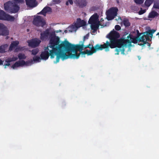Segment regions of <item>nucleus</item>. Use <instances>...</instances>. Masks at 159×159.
Returning <instances> with one entry per match:
<instances>
[{
    "instance_id": "nucleus-4",
    "label": "nucleus",
    "mask_w": 159,
    "mask_h": 159,
    "mask_svg": "<svg viewBox=\"0 0 159 159\" xmlns=\"http://www.w3.org/2000/svg\"><path fill=\"white\" fill-rule=\"evenodd\" d=\"M33 23L37 27H43L46 24L44 20L40 16H37L34 18Z\"/></svg>"
},
{
    "instance_id": "nucleus-47",
    "label": "nucleus",
    "mask_w": 159,
    "mask_h": 159,
    "mask_svg": "<svg viewBox=\"0 0 159 159\" xmlns=\"http://www.w3.org/2000/svg\"><path fill=\"white\" fill-rule=\"evenodd\" d=\"M137 36H138V34L139 35V37L140 36V35L141 34H142L139 33V31L138 30H137Z\"/></svg>"
},
{
    "instance_id": "nucleus-22",
    "label": "nucleus",
    "mask_w": 159,
    "mask_h": 159,
    "mask_svg": "<svg viewBox=\"0 0 159 159\" xmlns=\"http://www.w3.org/2000/svg\"><path fill=\"white\" fill-rule=\"evenodd\" d=\"M19 44V42L18 41H15L11 43L10 45L9 48V50L11 51L13 49L16 47Z\"/></svg>"
},
{
    "instance_id": "nucleus-51",
    "label": "nucleus",
    "mask_w": 159,
    "mask_h": 159,
    "mask_svg": "<svg viewBox=\"0 0 159 159\" xmlns=\"http://www.w3.org/2000/svg\"><path fill=\"white\" fill-rule=\"evenodd\" d=\"M27 31H29V29H27Z\"/></svg>"
},
{
    "instance_id": "nucleus-44",
    "label": "nucleus",
    "mask_w": 159,
    "mask_h": 159,
    "mask_svg": "<svg viewBox=\"0 0 159 159\" xmlns=\"http://www.w3.org/2000/svg\"><path fill=\"white\" fill-rule=\"evenodd\" d=\"M96 10V7L95 6H93L90 9V11H95Z\"/></svg>"
},
{
    "instance_id": "nucleus-42",
    "label": "nucleus",
    "mask_w": 159,
    "mask_h": 159,
    "mask_svg": "<svg viewBox=\"0 0 159 159\" xmlns=\"http://www.w3.org/2000/svg\"><path fill=\"white\" fill-rule=\"evenodd\" d=\"M10 65V64L9 63H7L5 64L4 65V68L6 69L7 68V66H9Z\"/></svg>"
},
{
    "instance_id": "nucleus-6",
    "label": "nucleus",
    "mask_w": 159,
    "mask_h": 159,
    "mask_svg": "<svg viewBox=\"0 0 159 159\" xmlns=\"http://www.w3.org/2000/svg\"><path fill=\"white\" fill-rule=\"evenodd\" d=\"M118 11V9L116 7H111L108 10L107 12V15L108 17V20L113 19L117 15Z\"/></svg>"
},
{
    "instance_id": "nucleus-3",
    "label": "nucleus",
    "mask_w": 159,
    "mask_h": 159,
    "mask_svg": "<svg viewBox=\"0 0 159 159\" xmlns=\"http://www.w3.org/2000/svg\"><path fill=\"white\" fill-rule=\"evenodd\" d=\"M96 45L94 47H93V45L89 44V45L84 46V49H85L86 48H89L91 50L86 49L85 51L81 52L80 53L81 54V57H85V55L87 54L88 56L91 55L93 53H95L97 51H98L99 49L96 48Z\"/></svg>"
},
{
    "instance_id": "nucleus-35",
    "label": "nucleus",
    "mask_w": 159,
    "mask_h": 159,
    "mask_svg": "<svg viewBox=\"0 0 159 159\" xmlns=\"http://www.w3.org/2000/svg\"><path fill=\"white\" fill-rule=\"evenodd\" d=\"M116 47H117L118 48H116L115 49V51L117 52L115 53V54L118 55L119 54L120 52V48L121 47L116 46Z\"/></svg>"
},
{
    "instance_id": "nucleus-30",
    "label": "nucleus",
    "mask_w": 159,
    "mask_h": 159,
    "mask_svg": "<svg viewBox=\"0 0 159 159\" xmlns=\"http://www.w3.org/2000/svg\"><path fill=\"white\" fill-rule=\"evenodd\" d=\"M123 24L126 27H128L130 25V24L128 20H124L123 21Z\"/></svg>"
},
{
    "instance_id": "nucleus-13",
    "label": "nucleus",
    "mask_w": 159,
    "mask_h": 159,
    "mask_svg": "<svg viewBox=\"0 0 159 159\" xmlns=\"http://www.w3.org/2000/svg\"><path fill=\"white\" fill-rule=\"evenodd\" d=\"M120 36L119 33L113 30L107 35V37L108 38L117 39Z\"/></svg>"
},
{
    "instance_id": "nucleus-18",
    "label": "nucleus",
    "mask_w": 159,
    "mask_h": 159,
    "mask_svg": "<svg viewBox=\"0 0 159 159\" xmlns=\"http://www.w3.org/2000/svg\"><path fill=\"white\" fill-rule=\"evenodd\" d=\"M86 24V22L84 20H81L80 18H79L77 19L76 22L75 23V27L78 28L85 26Z\"/></svg>"
},
{
    "instance_id": "nucleus-45",
    "label": "nucleus",
    "mask_w": 159,
    "mask_h": 159,
    "mask_svg": "<svg viewBox=\"0 0 159 159\" xmlns=\"http://www.w3.org/2000/svg\"><path fill=\"white\" fill-rule=\"evenodd\" d=\"M68 1L70 4L72 5L73 4V2L72 0H68Z\"/></svg>"
},
{
    "instance_id": "nucleus-50",
    "label": "nucleus",
    "mask_w": 159,
    "mask_h": 159,
    "mask_svg": "<svg viewBox=\"0 0 159 159\" xmlns=\"http://www.w3.org/2000/svg\"><path fill=\"white\" fill-rule=\"evenodd\" d=\"M67 30H65V32H66H66H67Z\"/></svg>"
},
{
    "instance_id": "nucleus-39",
    "label": "nucleus",
    "mask_w": 159,
    "mask_h": 159,
    "mask_svg": "<svg viewBox=\"0 0 159 159\" xmlns=\"http://www.w3.org/2000/svg\"><path fill=\"white\" fill-rule=\"evenodd\" d=\"M5 61L6 62L9 63H10V62H12L11 59V57H8V58H7V59H6L5 60Z\"/></svg>"
},
{
    "instance_id": "nucleus-55",
    "label": "nucleus",
    "mask_w": 159,
    "mask_h": 159,
    "mask_svg": "<svg viewBox=\"0 0 159 159\" xmlns=\"http://www.w3.org/2000/svg\"><path fill=\"white\" fill-rule=\"evenodd\" d=\"M140 57H139V59H140Z\"/></svg>"
},
{
    "instance_id": "nucleus-5",
    "label": "nucleus",
    "mask_w": 159,
    "mask_h": 159,
    "mask_svg": "<svg viewBox=\"0 0 159 159\" xmlns=\"http://www.w3.org/2000/svg\"><path fill=\"white\" fill-rule=\"evenodd\" d=\"M0 20L13 21L15 18L14 16L7 14L2 10H0Z\"/></svg>"
},
{
    "instance_id": "nucleus-7",
    "label": "nucleus",
    "mask_w": 159,
    "mask_h": 159,
    "mask_svg": "<svg viewBox=\"0 0 159 159\" xmlns=\"http://www.w3.org/2000/svg\"><path fill=\"white\" fill-rule=\"evenodd\" d=\"M53 33H55V32H50V30L48 29H47L45 31L40 34V38L42 41L45 40L48 38L50 39L52 37L51 34Z\"/></svg>"
},
{
    "instance_id": "nucleus-28",
    "label": "nucleus",
    "mask_w": 159,
    "mask_h": 159,
    "mask_svg": "<svg viewBox=\"0 0 159 159\" xmlns=\"http://www.w3.org/2000/svg\"><path fill=\"white\" fill-rule=\"evenodd\" d=\"M7 47L6 45H2L0 46V52L3 53L5 52V48Z\"/></svg>"
},
{
    "instance_id": "nucleus-1",
    "label": "nucleus",
    "mask_w": 159,
    "mask_h": 159,
    "mask_svg": "<svg viewBox=\"0 0 159 159\" xmlns=\"http://www.w3.org/2000/svg\"><path fill=\"white\" fill-rule=\"evenodd\" d=\"M51 36L49 40V46L48 47L51 49L50 50L51 58H53L55 56H56L55 63H57L59 62L60 58L64 60L66 59L68 57L66 52L68 41L65 40L60 44V38L56 35L55 33H53Z\"/></svg>"
},
{
    "instance_id": "nucleus-8",
    "label": "nucleus",
    "mask_w": 159,
    "mask_h": 159,
    "mask_svg": "<svg viewBox=\"0 0 159 159\" xmlns=\"http://www.w3.org/2000/svg\"><path fill=\"white\" fill-rule=\"evenodd\" d=\"M111 43L108 41L106 42V43L103 44L99 45L97 44L96 48L99 49V50H102L103 49H105V51L106 52L108 51L109 50V47L111 48Z\"/></svg>"
},
{
    "instance_id": "nucleus-40",
    "label": "nucleus",
    "mask_w": 159,
    "mask_h": 159,
    "mask_svg": "<svg viewBox=\"0 0 159 159\" xmlns=\"http://www.w3.org/2000/svg\"><path fill=\"white\" fill-rule=\"evenodd\" d=\"M17 59L18 58L17 57H14V56H13V57H11L12 62L15 61H16L17 60Z\"/></svg>"
},
{
    "instance_id": "nucleus-12",
    "label": "nucleus",
    "mask_w": 159,
    "mask_h": 159,
    "mask_svg": "<svg viewBox=\"0 0 159 159\" xmlns=\"http://www.w3.org/2000/svg\"><path fill=\"white\" fill-rule=\"evenodd\" d=\"M9 34V31L6 26L3 24L0 23V35L7 36Z\"/></svg>"
},
{
    "instance_id": "nucleus-34",
    "label": "nucleus",
    "mask_w": 159,
    "mask_h": 159,
    "mask_svg": "<svg viewBox=\"0 0 159 159\" xmlns=\"http://www.w3.org/2000/svg\"><path fill=\"white\" fill-rule=\"evenodd\" d=\"M33 61L39 62L40 61V58L39 56H35L33 57Z\"/></svg>"
},
{
    "instance_id": "nucleus-20",
    "label": "nucleus",
    "mask_w": 159,
    "mask_h": 159,
    "mask_svg": "<svg viewBox=\"0 0 159 159\" xmlns=\"http://www.w3.org/2000/svg\"><path fill=\"white\" fill-rule=\"evenodd\" d=\"M52 9L51 7L47 6L44 7L43 9L39 12V14H42L44 16H45L46 13L48 12H51Z\"/></svg>"
},
{
    "instance_id": "nucleus-2",
    "label": "nucleus",
    "mask_w": 159,
    "mask_h": 159,
    "mask_svg": "<svg viewBox=\"0 0 159 159\" xmlns=\"http://www.w3.org/2000/svg\"><path fill=\"white\" fill-rule=\"evenodd\" d=\"M80 44L75 45L71 44L67 41L66 50V54L67 53L68 54V55L66 54V56L68 57L67 59L69 58L78 59L80 55L81 56V54L80 53L83 52L82 50L84 49V42L80 41Z\"/></svg>"
},
{
    "instance_id": "nucleus-23",
    "label": "nucleus",
    "mask_w": 159,
    "mask_h": 159,
    "mask_svg": "<svg viewBox=\"0 0 159 159\" xmlns=\"http://www.w3.org/2000/svg\"><path fill=\"white\" fill-rule=\"evenodd\" d=\"M91 24V29L94 31H96L99 28V22L98 21L94 24Z\"/></svg>"
},
{
    "instance_id": "nucleus-43",
    "label": "nucleus",
    "mask_w": 159,
    "mask_h": 159,
    "mask_svg": "<svg viewBox=\"0 0 159 159\" xmlns=\"http://www.w3.org/2000/svg\"><path fill=\"white\" fill-rule=\"evenodd\" d=\"M125 50V49L124 48H121V47L120 48V52L122 54H124Z\"/></svg>"
},
{
    "instance_id": "nucleus-31",
    "label": "nucleus",
    "mask_w": 159,
    "mask_h": 159,
    "mask_svg": "<svg viewBox=\"0 0 159 159\" xmlns=\"http://www.w3.org/2000/svg\"><path fill=\"white\" fill-rule=\"evenodd\" d=\"M148 41L149 40H146L145 38H144V41H142V42L143 43V44H140L139 45H144L145 44H147L149 47H150V44L148 42H147V41Z\"/></svg>"
},
{
    "instance_id": "nucleus-37",
    "label": "nucleus",
    "mask_w": 159,
    "mask_h": 159,
    "mask_svg": "<svg viewBox=\"0 0 159 159\" xmlns=\"http://www.w3.org/2000/svg\"><path fill=\"white\" fill-rule=\"evenodd\" d=\"M146 12L145 10H142V8H141V10L139 11V15H142L145 13Z\"/></svg>"
},
{
    "instance_id": "nucleus-9",
    "label": "nucleus",
    "mask_w": 159,
    "mask_h": 159,
    "mask_svg": "<svg viewBox=\"0 0 159 159\" xmlns=\"http://www.w3.org/2000/svg\"><path fill=\"white\" fill-rule=\"evenodd\" d=\"M127 38L128 39H129L130 41L131 42V43H137L138 41L140 42L144 41V36H143V35L141 37H139V35L138 34V35L137 36L136 38H133L130 35V34H129V35L127 36Z\"/></svg>"
},
{
    "instance_id": "nucleus-41",
    "label": "nucleus",
    "mask_w": 159,
    "mask_h": 159,
    "mask_svg": "<svg viewBox=\"0 0 159 159\" xmlns=\"http://www.w3.org/2000/svg\"><path fill=\"white\" fill-rule=\"evenodd\" d=\"M89 35L88 34H87L84 37L83 41H84H84L86 39H88Z\"/></svg>"
},
{
    "instance_id": "nucleus-11",
    "label": "nucleus",
    "mask_w": 159,
    "mask_h": 159,
    "mask_svg": "<svg viewBox=\"0 0 159 159\" xmlns=\"http://www.w3.org/2000/svg\"><path fill=\"white\" fill-rule=\"evenodd\" d=\"M41 41L37 38L32 39L30 41L28 42V45L32 48H35L39 45Z\"/></svg>"
},
{
    "instance_id": "nucleus-19",
    "label": "nucleus",
    "mask_w": 159,
    "mask_h": 159,
    "mask_svg": "<svg viewBox=\"0 0 159 159\" xmlns=\"http://www.w3.org/2000/svg\"><path fill=\"white\" fill-rule=\"evenodd\" d=\"M27 6L29 7H34L37 5L36 0H25Z\"/></svg>"
},
{
    "instance_id": "nucleus-24",
    "label": "nucleus",
    "mask_w": 159,
    "mask_h": 159,
    "mask_svg": "<svg viewBox=\"0 0 159 159\" xmlns=\"http://www.w3.org/2000/svg\"><path fill=\"white\" fill-rule=\"evenodd\" d=\"M22 60L16 61L11 67L13 69H15L16 67L23 66L22 64Z\"/></svg>"
},
{
    "instance_id": "nucleus-16",
    "label": "nucleus",
    "mask_w": 159,
    "mask_h": 159,
    "mask_svg": "<svg viewBox=\"0 0 159 159\" xmlns=\"http://www.w3.org/2000/svg\"><path fill=\"white\" fill-rule=\"evenodd\" d=\"M98 16L97 13H95L93 15L89 18L88 21L89 23L93 24L99 21L98 20Z\"/></svg>"
},
{
    "instance_id": "nucleus-14",
    "label": "nucleus",
    "mask_w": 159,
    "mask_h": 159,
    "mask_svg": "<svg viewBox=\"0 0 159 159\" xmlns=\"http://www.w3.org/2000/svg\"><path fill=\"white\" fill-rule=\"evenodd\" d=\"M155 31L156 30L153 29L150 30L143 33V35L144 36V38H145L146 40H150V36L152 38L153 36V34Z\"/></svg>"
},
{
    "instance_id": "nucleus-17",
    "label": "nucleus",
    "mask_w": 159,
    "mask_h": 159,
    "mask_svg": "<svg viewBox=\"0 0 159 159\" xmlns=\"http://www.w3.org/2000/svg\"><path fill=\"white\" fill-rule=\"evenodd\" d=\"M131 42L130 41L129 39L120 40L119 47L125 46L126 47L127 46L131 44Z\"/></svg>"
},
{
    "instance_id": "nucleus-29",
    "label": "nucleus",
    "mask_w": 159,
    "mask_h": 159,
    "mask_svg": "<svg viewBox=\"0 0 159 159\" xmlns=\"http://www.w3.org/2000/svg\"><path fill=\"white\" fill-rule=\"evenodd\" d=\"M18 56L20 60L25 59L26 57L24 54L22 53H19Z\"/></svg>"
},
{
    "instance_id": "nucleus-33",
    "label": "nucleus",
    "mask_w": 159,
    "mask_h": 159,
    "mask_svg": "<svg viewBox=\"0 0 159 159\" xmlns=\"http://www.w3.org/2000/svg\"><path fill=\"white\" fill-rule=\"evenodd\" d=\"M153 7L156 9H159V1L156 2H154Z\"/></svg>"
},
{
    "instance_id": "nucleus-36",
    "label": "nucleus",
    "mask_w": 159,
    "mask_h": 159,
    "mask_svg": "<svg viewBox=\"0 0 159 159\" xmlns=\"http://www.w3.org/2000/svg\"><path fill=\"white\" fill-rule=\"evenodd\" d=\"M135 3L137 4H141L144 2V0H134Z\"/></svg>"
},
{
    "instance_id": "nucleus-52",
    "label": "nucleus",
    "mask_w": 159,
    "mask_h": 159,
    "mask_svg": "<svg viewBox=\"0 0 159 159\" xmlns=\"http://www.w3.org/2000/svg\"><path fill=\"white\" fill-rule=\"evenodd\" d=\"M158 34H159V33H158L157 34V35H158Z\"/></svg>"
},
{
    "instance_id": "nucleus-54",
    "label": "nucleus",
    "mask_w": 159,
    "mask_h": 159,
    "mask_svg": "<svg viewBox=\"0 0 159 159\" xmlns=\"http://www.w3.org/2000/svg\"><path fill=\"white\" fill-rule=\"evenodd\" d=\"M140 57H139V59H140Z\"/></svg>"
},
{
    "instance_id": "nucleus-48",
    "label": "nucleus",
    "mask_w": 159,
    "mask_h": 159,
    "mask_svg": "<svg viewBox=\"0 0 159 159\" xmlns=\"http://www.w3.org/2000/svg\"><path fill=\"white\" fill-rule=\"evenodd\" d=\"M66 5L67 6L69 5V2L68 1H67L66 2Z\"/></svg>"
},
{
    "instance_id": "nucleus-32",
    "label": "nucleus",
    "mask_w": 159,
    "mask_h": 159,
    "mask_svg": "<svg viewBox=\"0 0 159 159\" xmlns=\"http://www.w3.org/2000/svg\"><path fill=\"white\" fill-rule=\"evenodd\" d=\"M39 51V50L37 48L34 49L32 51V54L34 55H36Z\"/></svg>"
},
{
    "instance_id": "nucleus-46",
    "label": "nucleus",
    "mask_w": 159,
    "mask_h": 159,
    "mask_svg": "<svg viewBox=\"0 0 159 159\" xmlns=\"http://www.w3.org/2000/svg\"><path fill=\"white\" fill-rule=\"evenodd\" d=\"M3 61H2L0 59V66L3 65Z\"/></svg>"
},
{
    "instance_id": "nucleus-27",
    "label": "nucleus",
    "mask_w": 159,
    "mask_h": 159,
    "mask_svg": "<svg viewBox=\"0 0 159 159\" xmlns=\"http://www.w3.org/2000/svg\"><path fill=\"white\" fill-rule=\"evenodd\" d=\"M154 0H146L144 4L145 6L149 7L153 2Z\"/></svg>"
},
{
    "instance_id": "nucleus-10",
    "label": "nucleus",
    "mask_w": 159,
    "mask_h": 159,
    "mask_svg": "<svg viewBox=\"0 0 159 159\" xmlns=\"http://www.w3.org/2000/svg\"><path fill=\"white\" fill-rule=\"evenodd\" d=\"M50 50L48 47H47L45 50L41 52L40 55L41 59L46 60L48 58L49 56H51Z\"/></svg>"
},
{
    "instance_id": "nucleus-25",
    "label": "nucleus",
    "mask_w": 159,
    "mask_h": 159,
    "mask_svg": "<svg viewBox=\"0 0 159 159\" xmlns=\"http://www.w3.org/2000/svg\"><path fill=\"white\" fill-rule=\"evenodd\" d=\"M22 64L23 66L24 65H26V66H30L33 63V60L32 59L26 61H25L24 60H22Z\"/></svg>"
},
{
    "instance_id": "nucleus-26",
    "label": "nucleus",
    "mask_w": 159,
    "mask_h": 159,
    "mask_svg": "<svg viewBox=\"0 0 159 159\" xmlns=\"http://www.w3.org/2000/svg\"><path fill=\"white\" fill-rule=\"evenodd\" d=\"M158 13L156 11H153L151 12L149 14L148 17L151 18H154L156 16L158 15Z\"/></svg>"
},
{
    "instance_id": "nucleus-21",
    "label": "nucleus",
    "mask_w": 159,
    "mask_h": 159,
    "mask_svg": "<svg viewBox=\"0 0 159 159\" xmlns=\"http://www.w3.org/2000/svg\"><path fill=\"white\" fill-rule=\"evenodd\" d=\"M80 7H83L87 5L86 0H79L76 3Z\"/></svg>"
},
{
    "instance_id": "nucleus-15",
    "label": "nucleus",
    "mask_w": 159,
    "mask_h": 159,
    "mask_svg": "<svg viewBox=\"0 0 159 159\" xmlns=\"http://www.w3.org/2000/svg\"><path fill=\"white\" fill-rule=\"evenodd\" d=\"M109 39L110 40L111 48H113L116 47V46H119L120 40L116 39Z\"/></svg>"
},
{
    "instance_id": "nucleus-53",
    "label": "nucleus",
    "mask_w": 159,
    "mask_h": 159,
    "mask_svg": "<svg viewBox=\"0 0 159 159\" xmlns=\"http://www.w3.org/2000/svg\"><path fill=\"white\" fill-rule=\"evenodd\" d=\"M119 18H120L121 19L120 17Z\"/></svg>"
},
{
    "instance_id": "nucleus-38",
    "label": "nucleus",
    "mask_w": 159,
    "mask_h": 159,
    "mask_svg": "<svg viewBox=\"0 0 159 159\" xmlns=\"http://www.w3.org/2000/svg\"><path fill=\"white\" fill-rule=\"evenodd\" d=\"M115 28L116 30L118 31L121 29V27L119 25H116L115 26Z\"/></svg>"
},
{
    "instance_id": "nucleus-49",
    "label": "nucleus",
    "mask_w": 159,
    "mask_h": 159,
    "mask_svg": "<svg viewBox=\"0 0 159 159\" xmlns=\"http://www.w3.org/2000/svg\"><path fill=\"white\" fill-rule=\"evenodd\" d=\"M74 2L77 3L79 0H73Z\"/></svg>"
}]
</instances>
